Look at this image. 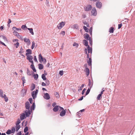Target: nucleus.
Instances as JSON below:
<instances>
[{
  "instance_id": "obj_11",
  "label": "nucleus",
  "mask_w": 135,
  "mask_h": 135,
  "mask_svg": "<svg viewBox=\"0 0 135 135\" xmlns=\"http://www.w3.org/2000/svg\"><path fill=\"white\" fill-rule=\"evenodd\" d=\"M26 51L27 52L26 53V56H29V54H32V50L30 49H27Z\"/></svg>"
},
{
  "instance_id": "obj_47",
  "label": "nucleus",
  "mask_w": 135,
  "mask_h": 135,
  "mask_svg": "<svg viewBox=\"0 0 135 135\" xmlns=\"http://www.w3.org/2000/svg\"><path fill=\"white\" fill-rule=\"evenodd\" d=\"M19 43L18 42H17L16 44H14V45L16 46V48H17L19 45Z\"/></svg>"
},
{
  "instance_id": "obj_54",
  "label": "nucleus",
  "mask_w": 135,
  "mask_h": 135,
  "mask_svg": "<svg viewBox=\"0 0 135 135\" xmlns=\"http://www.w3.org/2000/svg\"><path fill=\"white\" fill-rule=\"evenodd\" d=\"M6 133L8 134H9L11 133V130L10 129H8L7 131L6 132Z\"/></svg>"
},
{
  "instance_id": "obj_50",
  "label": "nucleus",
  "mask_w": 135,
  "mask_h": 135,
  "mask_svg": "<svg viewBox=\"0 0 135 135\" xmlns=\"http://www.w3.org/2000/svg\"><path fill=\"white\" fill-rule=\"evenodd\" d=\"M45 80H46L45 83H46V85H48L50 84V83L49 81V80H48L47 79Z\"/></svg>"
},
{
  "instance_id": "obj_22",
  "label": "nucleus",
  "mask_w": 135,
  "mask_h": 135,
  "mask_svg": "<svg viewBox=\"0 0 135 135\" xmlns=\"http://www.w3.org/2000/svg\"><path fill=\"white\" fill-rule=\"evenodd\" d=\"M86 70L85 72L87 75V76L88 77L89 74L90 70L88 68H87V69H85Z\"/></svg>"
},
{
  "instance_id": "obj_62",
  "label": "nucleus",
  "mask_w": 135,
  "mask_h": 135,
  "mask_svg": "<svg viewBox=\"0 0 135 135\" xmlns=\"http://www.w3.org/2000/svg\"><path fill=\"white\" fill-rule=\"evenodd\" d=\"M20 51H21L22 52V53H23L24 52V49H23L22 48V46L21 47V49L20 50Z\"/></svg>"
},
{
  "instance_id": "obj_39",
  "label": "nucleus",
  "mask_w": 135,
  "mask_h": 135,
  "mask_svg": "<svg viewBox=\"0 0 135 135\" xmlns=\"http://www.w3.org/2000/svg\"><path fill=\"white\" fill-rule=\"evenodd\" d=\"M20 125H16L15 128L17 131H18L20 128Z\"/></svg>"
},
{
  "instance_id": "obj_63",
  "label": "nucleus",
  "mask_w": 135,
  "mask_h": 135,
  "mask_svg": "<svg viewBox=\"0 0 135 135\" xmlns=\"http://www.w3.org/2000/svg\"><path fill=\"white\" fill-rule=\"evenodd\" d=\"M34 59L35 62H37V60L36 57V56H34Z\"/></svg>"
},
{
  "instance_id": "obj_4",
  "label": "nucleus",
  "mask_w": 135,
  "mask_h": 135,
  "mask_svg": "<svg viewBox=\"0 0 135 135\" xmlns=\"http://www.w3.org/2000/svg\"><path fill=\"white\" fill-rule=\"evenodd\" d=\"M92 8V6L90 5H88L84 7V9L85 11H89L91 10Z\"/></svg>"
},
{
  "instance_id": "obj_51",
  "label": "nucleus",
  "mask_w": 135,
  "mask_h": 135,
  "mask_svg": "<svg viewBox=\"0 0 135 135\" xmlns=\"http://www.w3.org/2000/svg\"><path fill=\"white\" fill-rule=\"evenodd\" d=\"M84 96H82L80 98L77 99L76 100H75V101H81L83 99Z\"/></svg>"
},
{
  "instance_id": "obj_59",
  "label": "nucleus",
  "mask_w": 135,
  "mask_h": 135,
  "mask_svg": "<svg viewBox=\"0 0 135 135\" xmlns=\"http://www.w3.org/2000/svg\"><path fill=\"white\" fill-rule=\"evenodd\" d=\"M122 26V23L120 24H119L118 25V29H119Z\"/></svg>"
},
{
  "instance_id": "obj_5",
  "label": "nucleus",
  "mask_w": 135,
  "mask_h": 135,
  "mask_svg": "<svg viewBox=\"0 0 135 135\" xmlns=\"http://www.w3.org/2000/svg\"><path fill=\"white\" fill-rule=\"evenodd\" d=\"M92 15L95 16L97 15V11L95 7L93 8L91 11Z\"/></svg>"
},
{
  "instance_id": "obj_3",
  "label": "nucleus",
  "mask_w": 135,
  "mask_h": 135,
  "mask_svg": "<svg viewBox=\"0 0 135 135\" xmlns=\"http://www.w3.org/2000/svg\"><path fill=\"white\" fill-rule=\"evenodd\" d=\"M60 109L61 110H62L60 113V115L62 117L64 116L66 114V110H64V108L61 107H60Z\"/></svg>"
},
{
  "instance_id": "obj_58",
  "label": "nucleus",
  "mask_w": 135,
  "mask_h": 135,
  "mask_svg": "<svg viewBox=\"0 0 135 135\" xmlns=\"http://www.w3.org/2000/svg\"><path fill=\"white\" fill-rule=\"evenodd\" d=\"M59 74L60 75L62 76L63 74V71L62 70L60 71H59Z\"/></svg>"
},
{
  "instance_id": "obj_64",
  "label": "nucleus",
  "mask_w": 135,
  "mask_h": 135,
  "mask_svg": "<svg viewBox=\"0 0 135 135\" xmlns=\"http://www.w3.org/2000/svg\"><path fill=\"white\" fill-rule=\"evenodd\" d=\"M41 85L42 86H45L46 85V83H45L44 82H42V83Z\"/></svg>"
},
{
  "instance_id": "obj_55",
  "label": "nucleus",
  "mask_w": 135,
  "mask_h": 135,
  "mask_svg": "<svg viewBox=\"0 0 135 135\" xmlns=\"http://www.w3.org/2000/svg\"><path fill=\"white\" fill-rule=\"evenodd\" d=\"M13 33H14L15 35H16L17 37L19 35V33L17 32H13Z\"/></svg>"
},
{
  "instance_id": "obj_29",
  "label": "nucleus",
  "mask_w": 135,
  "mask_h": 135,
  "mask_svg": "<svg viewBox=\"0 0 135 135\" xmlns=\"http://www.w3.org/2000/svg\"><path fill=\"white\" fill-rule=\"evenodd\" d=\"M0 37L3 38L5 41H7V39L6 37L4 35H0Z\"/></svg>"
},
{
  "instance_id": "obj_1",
  "label": "nucleus",
  "mask_w": 135,
  "mask_h": 135,
  "mask_svg": "<svg viewBox=\"0 0 135 135\" xmlns=\"http://www.w3.org/2000/svg\"><path fill=\"white\" fill-rule=\"evenodd\" d=\"M38 92V89L36 90V91H33L31 93V95L33 99H35L37 97V94Z\"/></svg>"
},
{
  "instance_id": "obj_31",
  "label": "nucleus",
  "mask_w": 135,
  "mask_h": 135,
  "mask_svg": "<svg viewBox=\"0 0 135 135\" xmlns=\"http://www.w3.org/2000/svg\"><path fill=\"white\" fill-rule=\"evenodd\" d=\"M3 98H4V99L5 101H7L8 100V98L7 97H6V95L4 94V95L3 96V97H2Z\"/></svg>"
},
{
  "instance_id": "obj_13",
  "label": "nucleus",
  "mask_w": 135,
  "mask_h": 135,
  "mask_svg": "<svg viewBox=\"0 0 135 135\" xmlns=\"http://www.w3.org/2000/svg\"><path fill=\"white\" fill-rule=\"evenodd\" d=\"M31 112L30 110V109H26L25 111V113L27 116H29Z\"/></svg>"
},
{
  "instance_id": "obj_17",
  "label": "nucleus",
  "mask_w": 135,
  "mask_h": 135,
  "mask_svg": "<svg viewBox=\"0 0 135 135\" xmlns=\"http://www.w3.org/2000/svg\"><path fill=\"white\" fill-rule=\"evenodd\" d=\"M24 41L26 42H27V44L29 45L30 44V41L28 38H27L26 37L25 38Z\"/></svg>"
},
{
  "instance_id": "obj_44",
  "label": "nucleus",
  "mask_w": 135,
  "mask_h": 135,
  "mask_svg": "<svg viewBox=\"0 0 135 135\" xmlns=\"http://www.w3.org/2000/svg\"><path fill=\"white\" fill-rule=\"evenodd\" d=\"M15 128L14 127H12L11 130V133H13L15 132Z\"/></svg>"
},
{
  "instance_id": "obj_6",
  "label": "nucleus",
  "mask_w": 135,
  "mask_h": 135,
  "mask_svg": "<svg viewBox=\"0 0 135 135\" xmlns=\"http://www.w3.org/2000/svg\"><path fill=\"white\" fill-rule=\"evenodd\" d=\"M65 24V22H61L59 24V26H57V27L59 29H60L64 26Z\"/></svg>"
},
{
  "instance_id": "obj_52",
  "label": "nucleus",
  "mask_w": 135,
  "mask_h": 135,
  "mask_svg": "<svg viewBox=\"0 0 135 135\" xmlns=\"http://www.w3.org/2000/svg\"><path fill=\"white\" fill-rule=\"evenodd\" d=\"M28 130V128L27 127H26L24 129V132L25 133Z\"/></svg>"
},
{
  "instance_id": "obj_45",
  "label": "nucleus",
  "mask_w": 135,
  "mask_h": 135,
  "mask_svg": "<svg viewBox=\"0 0 135 135\" xmlns=\"http://www.w3.org/2000/svg\"><path fill=\"white\" fill-rule=\"evenodd\" d=\"M92 27H91L89 29V32L90 35H92Z\"/></svg>"
},
{
  "instance_id": "obj_37",
  "label": "nucleus",
  "mask_w": 135,
  "mask_h": 135,
  "mask_svg": "<svg viewBox=\"0 0 135 135\" xmlns=\"http://www.w3.org/2000/svg\"><path fill=\"white\" fill-rule=\"evenodd\" d=\"M72 27L73 28L76 29H78V25L77 24L74 25L73 26H72Z\"/></svg>"
},
{
  "instance_id": "obj_30",
  "label": "nucleus",
  "mask_w": 135,
  "mask_h": 135,
  "mask_svg": "<svg viewBox=\"0 0 135 135\" xmlns=\"http://www.w3.org/2000/svg\"><path fill=\"white\" fill-rule=\"evenodd\" d=\"M33 77L34 79L37 80L38 77V75L37 74H34L33 75Z\"/></svg>"
},
{
  "instance_id": "obj_24",
  "label": "nucleus",
  "mask_w": 135,
  "mask_h": 135,
  "mask_svg": "<svg viewBox=\"0 0 135 135\" xmlns=\"http://www.w3.org/2000/svg\"><path fill=\"white\" fill-rule=\"evenodd\" d=\"M35 88V84L33 83H32L31 85V91H33Z\"/></svg>"
},
{
  "instance_id": "obj_40",
  "label": "nucleus",
  "mask_w": 135,
  "mask_h": 135,
  "mask_svg": "<svg viewBox=\"0 0 135 135\" xmlns=\"http://www.w3.org/2000/svg\"><path fill=\"white\" fill-rule=\"evenodd\" d=\"M102 95L101 94H99L97 97V99L98 100H100V99L102 98Z\"/></svg>"
},
{
  "instance_id": "obj_7",
  "label": "nucleus",
  "mask_w": 135,
  "mask_h": 135,
  "mask_svg": "<svg viewBox=\"0 0 135 135\" xmlns=\"http://www.w3.org/2000/svg\"><path fill=\"white\" fill-rule=\"evenodd\" d=\"M102 3L99 1H97L96 3V6L97 7L99 8H101L102 7Z\"/></svg>"
},
{
  "instance_id": "obj_9",
  "label": "nucleus",
  "mask_w": 135,
  "mask_h": 135,
  "mask_svg": "<svg viewBox=\"0 0 135 135\" xmlns=\"http://www.w3.org/2000/svg\"><path fill=\"white\" fill-rule=\"evenodd\" d=\"M44 97L45 99L48 100L50 99V96L48 93H46L44 94Z\"/></svg>"
},
{
  "instance_id": "obj_33",
  "label": "nucleus",
  "mask_w": 135,
  "mask_h": 135,
  "mask_svg": "<svg viewBox=\"0 0 135 135\" xmlns=\"http://www.w3.org/2000/svg\"><path fill=\"white\" fill-rule=\"evenodd\" d=\"M83 28L84 29V30L86 32H89V29L87 27H86L85 26H84L83 27Z\"/></svg>"
},
{
  "instance_id": "obj_2",
  "label": "nucleus",
  "mask_w": 135,
  "mask_h": 135,
  "mask_svg": "<svg viewBox=\"0 0 135 135\" xmlns=\"http://www.w3.org/2000/svg\"><path fill=\"white\" fill-rule=\"evenodd\" d=\"M38 58L39 61L40 62H43L45 63L46 62V59L45 58H43L41 54L39 55Z\"/></svg>"
},
{
  "instance_id": "obj_43",
  "label": "nucleus",
  "mask_w": 135,
  "mask_h": 135,
  "mask_svg": "<svg viewBox=\"0 0 135 135\" xmlns=\"http://www.w3.org/2000/svg\"><path fill=\"white\" fill-rule=\"evenodd\" d=\"M54 94L57 98H58L59 97V93L58 92H55Z\"/></svg>"
},
{
  "instance_id": "obj_14",
  "label": "nucleus",
  "mask_w": 135,
  "mask_h": 135,
  "mask_svg": "<svg viewBox=\"0 0 135 135\" xmlns=\"http://www.w3.org/2000/svg\"><path fill=\"white\" fill-rule=\"evenodd\" d=\"M87 40H83V44L85 46L88 47V46H89L88 45V42L87 41Z\"/></svg>"
},
{
  "instance_id": "obj_8",
  "label": "nucleus",
  "mask_w": 135,
  "mask_h": 135,
  "mask_svg": "<svg viewBox=\"0 0 135 135\" xmlns=\"http://www.w3.org/2000/svg\"><path fill=\"white\" fill-rule=\"evenodd\" d=\"M29 102H26L25 104V107L26 109H30V106L31 107V105Z\"/></svg>"
},
{
  "instance_id": "obj_26",
  "label": "nucleus",
  "mask_w": 135,
  "mask_h": 135,
  "mask_svg": "<svg viewBox=\"0 0 135 135\" xmlns=\"http://www.w3.org/2000/svg\"><path fill=\"white\" fill-rule=\"evenodd\" d=\"M30 67L32 69L34 72H36V70L35 69L34 65L33 66L32 65H31Z\"/></svg>"
},
{
  "instance_id": "obj_57",
  "label": "nucleus",
  "mask_w": 135,
  "mask_h": 135,
  "mask_svg": "<svg viewBox=\"0 0 135 135\" xmlns=\"http://www.w3.org/2000/svg\"><path fill=\"white\" fill-rule=\"evenodd\" d=\"M45 3L47 6H50L49 4V1L48 0H46Z\"/></svg>"
},
{
  "instance_id": "obj_10",
  "label": "nucleus",
  "mask_w": 135,
  "mask_h": 135,
  "mask_svg": "<svg viewBox=\"0 0 135 135\" xmlns=\"http://www.w3.org/2000/svg\"><path fill=\"white\" fill-rule=\"evenodd\" d=\"M84 38L87 40H88L91 37H90L89 35L87 33L85 34L84 35Z\"/></svg>"
},
{
  "instance_id": "obj_41",
  "label": "nucleus",
  "mask_w": 135,
  "mask_h": 135,
  "mask_svg": "<svg viewBox=\"0 0 135 135\" xmlns=\"http://www.w3.org/2000/svg\"><path fill=\"white\" fill-rule=\"evenodd\" d=\"M90 88H89L87 90L85 96L88 95L90 91Z\"/></svg>"
},
{
  "instance_id": "obj_42",
  "label": "nucleus",
  "mask_w": 135,
  "mask_h": 135,
  "mask_svg": "<svg viewBox=\"0 0 135 135\" xmlns=\"http://www.w3.org/2000/svg\"><path fill=\"white\" fill-rule=\"evenodd\" d=\"M35 42L34 41H33L32 42V46L31 47V49H33V48H34V47H35Z\"/></svg>"
},
{
  "instance_id": "obj_35",
  "label": "nucleus",
  "mask_w": 135,
  "mask_h": 135,
  "mask_svg": "<svg viewBox=\"0 0 135 135\" xmlns=\"http://www.w3.org/2000/svg\"><path fill=\"white\" fill-rule=\"evenodd\" d=\"M32 102H30V103L31 105V104H32V109H33V110H34L35 108V103H32Z\"/></svg>"
},
{
  "instance_id": "obj_19",
  "label": "nucleus",
  "mask_w": 135,
  "mask_h": 135,
  "mask_svg": "<svg viewBox=\"0 0 135 135\" xmlns=\"http://www.w3.org/2000/svg\"><path fill=\"white\" fill-rule=\"evenodd\" d=\"M60 106L58 105L56 106L53 109V110L54 112H56L57 111L58 109L59 108L60 109Z\"/></svg>"
},
{
  "instance_id": "obj_27",
  "label": "nucleus",
  "mask_w": 135,
  "mask_h": 135,
  "mask_svg": "<svg viewBox=\"0 0 135 135\" xmlns=\"http://www.w3.org/2000/svg\"><path fill=\"white\" fill-rule=\"evenodd\" d=\"M38 68L40 70H41L42 69L44 68V66L43 65L41 64H38Z\"/></svg>"
},
{
  "instance_id": "obj_53",
  "label": "nucleus",
  "mask_w": 135,
  "mask_h": 135,
  "mask_svg": "<svg viewBox=\"0 0 135 135\" xmlns=\"http://www.w3.org/2000/svg\"><path fill=\"white\" fill-rule=\"evenodd\" d=\"M21 121L20 119H18L17 120L16 123V125H19V124L20 123Z\"/></svg>"
},
{
  "instance_id": "obj_56",
  "label": "nucleus",
  "mask_w": 135,
  "mask_h": 135,
  "mask_svg": "<svg viewBox=\"0 0 135 135\" xmlns=\"http://www.w3.org/2000/svg\"><path fill=\"white\" fill-rule=\"evenodd\" d=\"M89 41V43L90 44V45L91 46H92V40L91 38H90V39L88 40Z\"/></svg>"
},
{
  "instance_id": "obj_25",
  "label": "nucleus",
  "mask_w": 135,
  "mask_h": 135,
  "mask_svg": "<svg viewBox=\"0 0 135 135\" xmlns=\"http://www.w3.org/2000/svg\"><path fill=\"white\" fill-rule=\"evenodd\" d=\"M27 29L30 31V32L32 35H34V33L33 31V29L32 28H27Z\"/></svg>"
},
{
  "instance_id": "obj_15",
  "label": "nucleus",
  "mask_w": 135,
  "mask_h": 135,
  "mask_svg": "<svg viewBox=\"0 0 135 135\" xmlns=\"http://www.w3.org/2000/svg\"><path fill=\"white\" fill-rule=\"evenodd\" d=\"M87 49L88 53H90L91 54L92 52V48L90 47L89 46H88L87 47Z\"/></svg>"
},
{
  "instance_id": "obj_18",
  "label": "nucleus",
  "mask_w": 135,
  "mask_h": 135,
  "mask_svg": "<svg viewBox=\"0 0 135 135\" xmlns=\"http://www.w3.org/2000/svg\"><path fill=\"white\" fill-rule=\"evenodd\" d=\"M12 30H14V32H16V30L18 31V32L20 31H21V29L20 28H17L15 27H13L12 28Z\"/></svg>"
},
{
  "instance_id": "obj_60",
  "label": "nucleus",
  "mask_w": 135,
  "mask_h": 135,
  "mask_svg": "<svg viewBox=\"0 0 135 135\" xmlns=\"http://www.w3.org/2000/svg\"><path fill=\"white\" fill-rule=\"evenodd\" d=\"M86 90V89L85 88H84V89H83L81 93V94L82 95L84 94Z\"/></svg>"
},
{
  "instance_id": "obj_36",
  "label": "nucleus",
  "mask_w": 135,
  "mask_h": 135,
  "mask_svg": "<svg viewBox=\"0 0 135 135\" xmlns=\"http://www.w3.org/2000/svg\"><path fill=\"white\" fill-rule=\"evenodd\" d=\"M84 52L85 54L87 55V58H89V54L87 53V50L86 48H85L84 50Z\"/></svg>"
},
{
  "instance_id": "obj_32",
  "label": "nucleus",
  "mask_w": 135,
  "mask_h": 135,
  "mask_svg": "<svg viewBox=\"0 0 135 135\" xmlns=\"http://www.w3.org/2000/svg\"><path fill=\"white\" fill-rule=\"evenodd\" d=\"M109 32L110 33H113L114 32V28L113 27H111L109 30Z\"/></svg>"
},
{
  "instance_id": "obj_46",
  "label": "nucleus",
  "mask_w": 135,
  "mask_h": 135,
  "mask_svg": "<svg viewBox=\"0 0 135 135\" xmlns=\"http://www.w3.org/2000/svg\"><path fill=\"white\" fill-rule=\"evenodd\" d=\"M3 91L1 89L0 90V95L1 97H3Z\"/></svg>"
},
{
  "instance_id": "obj_28",
  "label": "nucleus",
  "mask_w": 135,
  "mask_h": 135,
  "mask_svg": "<svg viewBox=\"0 0 135 135\" xmlns=\"http://www.w3.org/2000/svg\"><path fill=\"white\" fill-rule=\"evenodd\" d=\"M22 91L23 93V95L24 96L26 95L27 91V90L25 89H23L22 90Z\"/></svg>"
},
{
  "instance_id": "obj_16",
  "label": "nucleus",
  "mask_w": 135,
  "mask_h": 135,
  "mask_svg": "<svg viewBox=\"0 0 135 135\" xmlns=\"http://www.w3.org/2000/svg\"><path fill=\"white\" fill-rule=\"evenodd\" d=\"M25 118V114L24 113H23L21 114L20 119L21 120H22Z\"/></svg>"
},
{
  "instance_id": "obj_48",
  "label": "nucleus",
  "mask_w": 135,
  "mask_h": 135,
  "mask_svg": "<svg viewBox=\"0 0 135 135\" xmlns=\"http://www.w3.org/2000/svg\"><path fill=\"white\" fill-rule=\"evenodd\" d=\"M79 45L78 44L76 43V42H75L73 44V46H76V48H78Z\"/></svg>"
},
{
  "instance_id": "obj_23",
  "label": "nucleus",
  "mask_w": 135,
  "mask_h": 135,
  "mask_svg": "<svg viewBox=\"0 0 135 135\" xmlns=\"http://www.w3.org/2000/svg\"><path fill=\"white\" fill-rule=\"evenodd\" d=\"M32 73V71H30V70L28 69H27V74L28 75L31 76V73Z\"/></svg>"
},
{
  "instance_id": "obj_12",
  "label": "nucleus",
  "mask_w": 135,
  "mask_h": 135,
  "mask_svg": "<svg viewBox=\"0 0 135 135\" xmlns=\"http://www.w3.org/2000/svg\"><path fill=\"white\" fill-rule=\"evenodd\" d=\"M89 60H88L87 61V63L88 64V65L89 66H90L91 67L92 65V59L91 58H89Z\"/></svg>"
},
{
  "instance_id": "obj_38",
  "label": "nucleus",
  "mask_w": 135,
  "mask_h": 135,
  "mask_svg": "<svg viewBox=\"0 0 135 135\" xmlns=\"http://www.w3.org/2000/svg\"><path fill=\"white\" fill-rule=\"evenodd\" d=\"M21 27L22 29L24 30H25L27 28L25 25H23Z\"/></svg>"
},
{
  "instance_id": "obj_61",
  "label": "nucleus",
  "mask_w": 135,
  "mask_h": 135,
  "mask_svg": "<svg viewBox=\"0 0 135 135\" xmlns=\"http://www.w3.org/2000/svg\"><path fill=\"white\" fill-rule=\"evenodd\" d=\"M65 33V32L64 31H61V34H62L63 35H64Z\"/></svg>"
},
{
  "instance_id": "obj_20",
  "label": "nucleus",
  "mask_w": 135,
  "mask_h": 135,
  "mask_svg": "<svg viewBox=\"0 0 135 135\" xmlns=\"http://www.w3.org/2000/svg\"><path fill=\"white\" fill-rule=\"evenodd\" d=\"M26 56L27 59L29 61H30L32 60V59L33 58V56L31 55H29V56Z\"/></svg>"
},
{
  "instance_id": "obj_49",
  "label": "nucleus",
  "mask_w": 135,
  "mask_h": 135,
  "mask_svg": "<svg viewBox=\"0 0 135 135\" xmlns=\"http://www.w3.org/2000/svg\"><path fill=\"white\" fill-rule=\"evenodd\" d=\"M84 84H83L82 85H81L80 87V88L78 89V91H81L82 90V88L84 87Z\"/></svg>"
},
{
  "instance_id": "obj_34",
  "label": "nucleus",
  "mask_w": 135,
  "mask_h": 135,
  "mask_svg": "<svg viewBox=\"0 0 135 135\" xmlns=\"http://www.w3.org/2000/svg\"><path fill=\"white\" fill-rule=\"evenodd\" d=\"M41 77L44 80H45L47 79L45 75L44 74H42V75Z\"/></svg>"
},
{
  "instance_id": "obj_21",
  "label": "nucleus",
  "mask_w": 135,
  "mask_h": 135,
  "mask_svg": "<svg viewBox=\"0 0 135 135\" xmlns=\"http://www.w3.org/2000/svg\"><path fill=\"white\" fill-rule=\"evenodd\" d=\"M89 80V83L88 84V85L90 87V88L91 89L92 88L93 85V83H92L91 82V80L90 79H88Z\"/></svg>"
}]
</instances>
